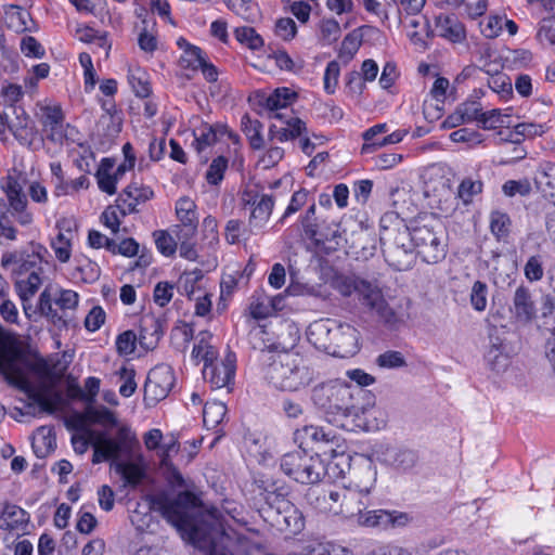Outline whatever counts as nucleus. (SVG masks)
<instances>
[{"label":"nucleus","instance_id":"nucleus-47","mask_svg":"<svg viewBox=\"0 0 555 555\" xmlns=\"http://www.w3.org/2000/svg\"><path fill=\"white\" fill-rule=\"evenodd\" d=\"M234 36L240 43L246 46L250 50H259L263 46L262 37L253 27H236Z\"/></svg>","mask_w":555,"mask_h":555},{"label":"nucleus","instance_id":"nucleus-64","mask_svg":"<svg viewBox=\"0 0 555 555\" xmlns=\"http://www.w3.org/2000/svg\"><path fill=\"white\" fill-rule=\"evenodd\" d=\"M537 39L540 43L555 46V18H543L537 31Z\"/></svg>","mask_w":555,"mask_h":555},{"label":"nucleus","instance_id":"nucleus-26","mask_svg":"<svg viewBox=\"0 0 555 555\" xmlns=\"http://www.w3.org/2000/svg\"><path fill=\"white\" fill-rule=\"evenodd\" d=\"M378 460L397 469L408 470L415 465L417 455L413 450L386 447L385 450L380 452Z\"/></svg>","mask_w":555,"mask_h":555},{"label":"nucleus","instance_id":"nucleus-14","mask_svg":"<svg viewBox=\"0 0 555 555\" xmlns=\"http://www.w3.org/2000/svg\"><path fill=\"white\" fill-rule=\"evenodd\" d=\"M245 207L250 208L248 218L249 234H259L268 223L275 204V199L269 194H259L253 190L243 194Z\"/></svg>","mask_w":555,"mask_h":555},{"label":"nucleus","instance_id":"nucleus-30","mask_svg":"<svg viewBox=\"0 0 555 555\" xmlns=\"http://www.w3.org/2000/svg\"><path fill=\"white\" fill-rule=\"evenodd\" d=\"M151 496H157V494L144 495L142 502L137 503V507L130 517L132 525L141 532L149 530L154 522L152 511L158 512V506L152 502Z\"/></svg>","mask_w":555,"mask_h":555},{"label":"nucleus","instance_id":"nucleus-38","mask_svg":"<svg viewBox=\"0 0 555 555\" xmlns=\"http://www.w3.org/2000/svg\"><path fill=\"white\" fill-rule=\"evenodd\" d=\"M242 131L247 137L251 149L260 150L263 147V138L261 135L262 124L257 119H251L245 114L241 119Z\"/></svg>","mask_w":555,"mask_h":555},{"label":"nucleus","instance_id":"nucleus-7","mask_svg":"<svg viewBox=\"0 0 555 555\" xmlns=\"http://www.w3.org/2000/svg\"><path fill=\"white\" fill-rule=\"evenodd\" d=\"M383 255L385 261L396 271H408L413 268L416 261V253L411 243L410 230L408 227L398 229L392 237L385 234L380 236Z\"/></svg>","mask_w":555,"mask_h":555},{"label":"nucleus","instance_id":"nucleus-19","mask_svg":"<svg viewBox=\"0 0 555 555\" xmlns=\"http://www.w3.org/2000/svg\"><path fill=\"white\" fill-rule=\"evenodd\" d=\"M255 485L270 508L275 509L281 501L288 500L291 488L283 480L260 476L255 479Z\"/></svg>","mask_w":555,"mask_h":555},{"label":"nucleus","instance_id":"nucleus-21","mask_svg":"<svg viewBox=\"0 0 555 555\" xmlns=\"http://www.w3.org/2000/svg\"><path fill=\"white\" fill-rule=\"evenodd\" d=\"M409 306L410 300L406 299L404 305L400 304L397 308H393L384 298L372 310L377 313L385 326L390 330H397L410 318Z\"/></svg>","mask_w":555,"mask_h":555},{"label":"nucleus","instance_id":"nucleus-58","mask_svg":"<svg viewBox=\"0 0 555 555\" xmlns=\"http://www.w3.org/2000/svg\"><path fill=\"white\" fill-rule=\"evenodd\" d=\"M253 234H249L248 228H243L242 222L231 219L225 225V240L229 244H236L241 238L247 241Z\"/></svg>","mask_w":555,"mask_h":555},{"label":"nucleus","instance_id":"nucleus-17","mask_svg":"<svg viewBox=\"0 0 555 555\" xmlns=\"http://www.w3.org/2000/svg\"><path fill=\"white\" fill-rule=\"evenodd\" d=\"M235 354L229 352L221 362L206 363L203 370L204 378L212 388L228 387L235 376Z\"/></svg>","mask_w":555,"mask_h":555},{"label":"nucleus","instance_id":"nucleus-2","mask_svg":"<svg viewBox=\"0 0 555 555\" xmlns=\"http://www.w3.org/2000/svg\"><path fill=\"white\" fill-rule=\"evenodd\" d=\"M263 362V376L278 390L299 391L317 378L314 369L296 353L264 354Z\"/></svg>","mask_w":555,"mask_h":555},{"label":"nucleus","instance_id":"nucleus-11","mask_svg":"<svg viewBox=\"0 0 555 555\" xmlns=\"http://www.w3.org/2000/svg\"><path fill=\"white\" fill-rule=\"evenodd\" d=\"M488 346L483 359L489 370L501 374L507 370L511 364L512 349L506 340V332L495 325L488 326Z\"/></svg>","mask_w":555,"mask_h":555},{"label":"nucleus","instance_id":"nucleus-33","mask_svg":"<svg viewBox=\"0 0 555 555\" xmlns=\"http://www.w3.org/2000/svg\"><path fill=\"white\" fill-rule=\"evenodd\" d=\"M297 98L296 92L289 88H276L271 94H269L263 102V106L271 112H274L273 118H282V114L278 113V109L285 108Z\"/></svg>","mask_w":555,"mask_h":555},{"label":"nucleus","instance_id":"nucleus-60","mask_svg":"<svg viewBox=\"0 0 555 555\" xmlns=\"http://www.w3.org/2000/svg\"><path fill=\"white\" fill-rule=\"evenodd\" d=\"M100 379L94 376H90L85 380V388L88 391L89 396H86L83 390L79 386H75L70 389V396L73 398H79L86 401H93L100 390Z\"/></svg>","mask_w":555,"mask_h":555},{"label":"nucleus","instance_id":"nucleus-59","mask_svg":"<svg viewBox=\"0 0 555 555\" xmlns=\"http://www.w3.org/2000/svg\"><path fill=\"white\" fill-rule=\"evenodd\" d=\"M376 364L383 369H399L405 366L406 361L400 351L388 350L376 358Z\"/></svg>","mask_w":555,"mask_h":555},{"label":"nucleus","instance_id":"nucleus-34","mask_svg":"<svg viewBox=\"0 0 555 555\" xmlns=\"http://www.w3.org/2000/svg\"><path fill=\"white\" fill-rule=\"evenodd\" d=\"M0 371L7 383L18 390L23 387L24 383L30 382L25 367L15 359H9L5 362L0 361Z\"/></svg>","mask_w":555,"mask_h":555},{"label":"nucleus","instance_id":"nucleus-49","mask_svg":"<svg viewBox=\"0 0 555 555\" xmlns=\"http://www.w3.org/2000/svg\"><path fill=\"white\" fill-rule=\"evenodd\" d=\"M227 7L236 15L247 22H255L258 18V10L251 4L250 0H223Z\"/></svg>","mask_w":555,"mask_h":555},{"label":"nucleus","instance_id":"nucleus-54","mask_svg":"<svg viewBox=\"0 0 555 555\" xmlns=\"http://www.w3.org/2000/svg\"><path fill=\"white\" fill-rule=\"evenodd\" d=\"M511 220L506 214L494 211L491 214L490 229L498 240H504L509 233Z\"/></svg>","mask_w":555,"mask_h":555},{"label":"nucleus","instance_id":"nucleus-8","mask_svg":"<svg viewBox=\"0 0 555 555\" xmlns=\"http://www.w3.org/2000/svg\"><path fill=\"white\" fill-rule=\"evenodd\" d=\"M151 500L158 506L162 516L179 530L190 526L188 511L201 505L199 498L188 490L179 492L173 499L160 493L157 496H151Z\"/></svg>","mask_w":555,"mask_h":555},{"label":"nucleus","instance_id":"nucleus-62","mask_svg":"<svg viewBox=\"0 0 555 555\" xmlns=\"http://www.w3.org/2000/svg\"><path fill=\"white\" fill-rule=\"evenodd\" d=\"M482 190L481 181H474L472 179H464L457 189V196L464 204H469L473 197L479 194Z\"/></svg>","mask_w":555,"mask_h":555},{"label":"nucleus","instance_id":"nucleus-24","mask_svg":"<svg viewBox=\"0 0 555 555\" xmlns=\"http://www.w3.org/2000/svg\"><path fill=\"white\" fill-rule=\"evenodd\" d=\"M41 124L48 131V140L54 143H61L66 134L63 128L64 114L60 106H46L42 108Z\"/></svg>","mask_w":555,"mask_h":555},{"label":"nucleus","instance_id":"nucleus-51","mask_svg":"<svg viewBox=\"0 0 555 555\" xmlns=\"http://www.w3.org/2000/svg\"><path fill=\"white\" fill-rule=\"evenodd\" d=\"M122 195H126L128 199L140 205L152 199L154 197V191L147 185L131 182L124 189Z\"/></svg>","mask_w":555,"mask_h":555},{"label":"nucleus","instance_id":"nucleus-45","mask_svg":"<svg viewBox=\"0 0 555 555\" xmlns=\"http://www.w3.org/2000/svg\"><path fill=\"white\" fill-rule=\"evenodd\" d=\"M489 88L502 99L508 100L513 94L512 79L504 73L496 72L488 79Z\"/></svg>","mask_w":555,"mask_h":555},{"label":"nucleus","instance_id":"nucleus-50","mask_svg":"<svg viewBox=\"0 0 555 555\" xmlns=\"http://www.w3.org/2000/svg\"><path fill=\"white\" fill-rule=\"evenodd\" d=\"M228 165L229 160L224 156L214 158L205 175L207 183L210 185H219L223 180Z\"/></svg>","mask_w":555,"mask_h":555},{"label":"nucleus","instance_id":"nucleus-48","mask_svg":"<svg viewBox=\"0 0 555 555\" xmlns=\"http://www.w3.org/2000/svg\"><path fill=\"white\" fill-rule=\"evenodd\" d=\"M194 146L198 153L203 152L206 147L214 145L217 140V128L209 125H203L194 131Z\"/></svg>","mask_w":555,"mask_h":555},{"label":"nucleus","instance_id":"nucleus-31","mask_svg":"<svg viewBox=\"0 0 555 555\" xmlns=\"http://www.w3.org/2000/svg\"><path fill=\"white\" fill-rule=\"evenodd\" d=\"M350 286L362 297L363 304L371 309L384 299L380 285L377 280L369 281L356 276L351 280Z\"/></svg>","mask_w":555,"mask_h":555},{"label":"nucleus","instance_id":"nucleus-35","mask_svg":"<svg viewBox=\"0 0 555 555\" xmlns=\"http://www.w3.org/2000/svg\"><path fill=\"white\" fill-rule=\"evenodd\" d=\"M546 129L547 127L545 125L520 122L516 125L513 130H509L507 135L502 138V140L509 143L519 144L527 138L542 135Z\"/></svg>","mask_w":555,"mask_h":555},{"label":"nucleus","instance_id":"nucleus-27","mask_svg":"<svg viewBox=\"0 0 555 555\" xmlns=\"http://www.w3.org/2000/svg\"><path fill=\"white\" fill-rule=\"evenodd\" d=\"M30 515L24 508L5 503L0 514V529L4 531L25 530Z\"/></svg>","mask_w":555,"mask_h":555},{"label":"nucleus","instance_id":"nucleus-29","mask_svg":"<svg viewBox=\"0 0 555 555\" xmlns=\"http://www.w3.org/2000/svg\"><path fill=\"white\" fill-rule=\"evenodd\" d=\"M23 391L27 398L31 401L27 404L28 408H34V405H38L42 412L53 414L56 411V403L60 399V396L56 395V400H53L47 395L48 387L42 385L40 389H38L31 382L24 383L23 387L20 389Z\"/></svg>","mask_w":555,"mask_h":555},{"label":"nucleus","instance_id":"nucleus-5","mask_svg":"<svg viewBox=\"0 0 555 555\" xmlns=\"http://www.w3.org/2000/svg\"><path fill=\"white\" fill-rule=\"evenodd\" d=\"M315 203L312 202L306 211L299 216L305 240L310 241L320 250L330 254L340 246V225L335 221L320 220L317 215Z\"/></svg>","mask_w":555,"mask_h":555},{"label":"nucleus","instance_id":"nucleus-56","mask_svg":"<svg viewBox=\"0 0 555 555\" xmlns=\"http://www.w3.org/2000/svg\"><path fill=\"white\" fill-rule=\"evenodd\" d=\"M488 285L482 281H476L470 291V305L474 310L481 312L487 308Z\"/></svg>","mask_w":555,"mask_h":555},{"label":"nucleus","instance_id":"nucleus-39","mask_svg":"<svg viewBox=\"0 0 555 555\" xmlns=\"http://www.w3.org/2000/svg\"><path fill=\"white\" fill-rule=\"evenodd\" d=\"M289 555H352V552L340 545L309 543Z\"/></svg>","mask_w":555,"mask_h":555},{"label":"nucleus","instance_id":"nucleus-57","mask_svg":"<svg viewBox=\"0 0 555 555\" xmlns=\"http://www.w3.org/2000/svg\"><path fill=\"white\" fill-rule=\"evenodd\" d=\"M51 247L59 261L67 262L72 255V240L65 233H59L51 242Z\"/></svg>","mask_w":555,"mask_h":555},{"label":"nucleus","instance_id":"nucleus-44","mask_svg":"<svg viewBox=\"0 0 555 555\" xmlns=\"http://www.w3.org/2000/svg\"><path fill=\"white\" fill-rule=\"evenodd\" d=\"M194 338V328L188 323L176 326L171 332V344L180 352H185Z\"/></svg>","mask_w":555,"mask_h":555},{"label":"nucleus","instance_id":"nucleus-4","mask_svg":"<svg viewBox=\"0 0 555 555\" xmlns=\"http://www.w3.org/2000/svg\"><path fill=\"white\" fill-rule=\"evenodd\" d=\"M415 253L428 264H436L447 256V241L442 223L435 219H422L409 228Z\"/></svg>","mask_w":555,"mask_h":555},{"label":"nucleus","instance_id":"nucleus-61","mask_svg":"<svg viewBox=\"0 0 555 555\" xmlns=\"http://www.w3.org/2000/svg\"><path fill=\"white\" fill-rule=\"evenodd\" d=\"M203 50L199 47H194L180 56L179 64L184 69L197 70L204 60Z\"/></svg>","mask_w":555,"mask_h":555},{"label":"nucleus","instance_id":"nucleus-13","mask_svg":"<svg viewBox=\"0 0 555 555\" xmlns=\"http://www.w3.org/2000/svg\"><path fill=\"white\" fill-rule=\"evenodd\" d=\"M175 374L169 365H157L153 367L144 384V403L146 406H154L164 400L175 385Z\"/></svg>","mask_w":555,"mask_h":555},{"label":"nucleus","instance_id":"nucleus-36","mask_svg":"<svg viewBox=\"0 0 555 555\" xmlns=\"http://www.w3.org/2000/svg\"><path fill=\"white\" fill-rule=\"evenodd\" d=\"M362 29L363 27L353 29L343 39L340 49L338 51V57L345 64H348L359 51L363 41Z\"/></svg>","mask_w":555,"mask_h":555},{"label":"nucleus","instance_id":"nucleus-63","mask_svg":"<svg viewBox=\"0 0 555 555\" xmlns=\"http://www.w3.org/2000/svg\"><path fill=\"white\" fill-rule=\"evenodd\" d=\"M118 373L120 378L124 380L119 387V393L125 398H129L137 389V383L134 380L135 371L132 367L124 365L120 367Z\"/></svg>","mask_w":555,"mask_h":555},{"label":"nucleus","instance_id":"nucleus-41","mask_svg":"<svg viewBox=\"0 0 555 555\" xmlns=\"http://www.w3.org/2000/svg\"><path fill=\"white\" fill-rule=\"evenodd\" d=\"M248 337L249 343L255 350H259L262 352L268 350L269 352H271L272 350H275L278 348L276 344L270 339L269 333L266 330V326L263 325H258L254 327L249 332Z\"/></svg>","mask_w":555,"mask_h":555},{"label":"nucleus","instance_id":"nucleus-55","mask_svg":"<svg viewBox=\"0 0 555 555\" xmlns=\"http://www.w3.org/2000/svg\"><path fill=\"white\" fill-rule=\"evenodd\" d=\"M153 236L155 238L156 247L162 255L166 257L175 255L178 244L176 238H173L167 231L156 230L153 233Z\"/></svg>","mask_w":555,"mask_h":555},{"label":"nucleus","instance_id":"nucleus-20","mask_svg":"<svg viewBox=\"0 0 555 555\" xmlns=\"http://www.w3.org/2000/svg\"><path fill=\"white\" fill-rule=\"evenodd\" d=\"M164 335V321L147 313L140 318L138 341L145 350H153Z\"/></svg>","mask_w":555,"mask_h":555},{"label":"nucleus","instance_id":"nucleus-10","mask_svg":"<svg viewBox=\"0 0 555 555\" xmlns=\"http://www.w3.org/2000/svg\"><path fill=\"white\" fill-rule=\"evenodd\" d=\"M365 474L370 478L369 482L364 483L363 486H359V489H345V493L341 495L343 502L339 505L318 504V507L322 511V513H333L335 515L343 514L348 517H359L360 514L363 513V511L366 509L369 505L367 496L375 482L376 473L371 466L366 467Z\"/></svg>","mask_w":555,"mask_h":555},{"label":"nucleus","instance_id":"nucleus-12","mask_svg":"<svg viewBox=\"0 0 555 555\" xmlns=\"http://www.w3.org/2000/svg\"><path fill=\"white\" fill-rule=\"evenodd\" d=\"M192 539L198 546L207 552V555H235L237 538L228 533L221 526L212 527L207 533H203L198 527L192 529Z\"/></svg>","mask_w":555,"mask_h":555},{"label":"nucleus","instance_id":"nucleus-46","mask_svg":"<svg viewBox=\"0 0 555 555\" xmlns=\"http://www.w3.org/2000/svg\"><path fill=\"white\" fill-rule=\"evenodd\" d=\"M86 414L92 423L102 425L104 427H115L118 424L114 412L104 405H101L100 408L89 406L86 410Z\"/></svg>","mask_w":555,"mask_h":555},{"label":"nucleus","instance_id":"nucleus-42","mask_svg":"<svg viewBox=\"0 0 555 555\" xmlns=\"http://www.w3.org/2000/svg\"><path fill=\"white\" fill-rule=\"evenodd\" d=\"M39 435L41 437L35 438L31 447L36 456L43 459L54 450L56 443L55 436L52 434L51 429H46L44 427L39 429Z\"/></svg>","mask_w":555,"mask_h":555},{"label":"nucleus","instance_id":"nucleus-22","mask_svg":"<svg viewBox=\"0 0 555 555\" xmlns=\"http://www.w3.org/2000/svg\"><path fill=\"white\" fill-rule=\"evenodd\" d=\"M336 325V320H319L310 324L307 336L309 341L320 350L331 354L333 348L332 333Z\"/></svg>","mask_w":555,"mask_h":555},{"label":"nucleus","instance_id":"nucleus-52","mask_svg":"<svg viewBox=\"0 0 555 555\" xmlns=\"http://www.w3.org/2000/svg\"><path fill=\"white\" fill-rule=\"evenodd\" d=\"M14 9L15 11L7 15V26L15 33L31 31L30 27L27 25V21L30 20V14L18 5H15Z\"/></svg>","mask_w":555,"mask_h":555},{"label":"nucleus","instance_id":"nucleus-9","mask_svg":"<svg viewBox=\"0 0 555 555\" xmlns=\"http://www.w3.org/2000/svg\"><path fill=\"white\" fill-rule=\"evenodd\" d=\"M42 261L39 250H34L31 254L22 256L18 261H14L13 273L28 275L26 280L18 279L15 282V288L22 301L29 300L39 289L42 283Z\"/></svg>","mask_w":555,"mask_h":555},{"label":"nucleus","instance_id":"nucleus-3","mask_svg":"<svg viewBox=\"0 0 555 555\" xmlns=\"http://www.w3.org/2000/svg\"><path fill=\"white\" fill-rule=\"evenodd\" d=\"M133 439L134 437L130 428L127 426L118 428L116 438H111L104 433L96 434L92 443V463L98 464L101 462L113 461L115 472L121 476L125 485L137 487L145 477L143 468L133 463L118 461L121 453L129 448V444Z\"/></svg>","mask_w":555,"mask_h":555},{"label":"nucleus","instance_id":"nucleus-40","mask_svg":"<svg viewBox=\"0 0 555 555\" xmlns=\"http://www.w3.org/2000/svg\"><path fill=\"white\" fill-rule=\"evenodd\" d=\"M227 405L221 401L207 402L203 409V422L208 429L217 427L227 414Z\"/></svg>","mask_w":555,"mask_h":555},{"label":"nucleus","instance_id":"nucleus-16","mask_svg":"<svg viewBox=\"0 0 555 555\" xmlns=\"http://www.w3.org/2000/svg\"><path fill=\"white\" fill-rule=\"evenodd\" d=\"M409 520L410 517L406 513L386 509H364L358 517V522L361 526L379 529L402 527L405 526Z\"/></svg>","mask_w":555,"mask_h":555},{"label":"nucleus","instance_id":"nucleus-28","mask_svg":"<svg viewBox=\"0 0 555 555\" xmlns=\"http://www.w3.org/2000/svg\"><path fill=\"white\" fill-rule=\"evenodd\" d=\"M275 511L278 524L283 522L289 533L297 534L305 528L302 513L289 500L281 501L280 506Z\"/></svg>","mask_w":555,"mask_h":555},{"label":"nucleus","instance_id":"nucleus-25","mask_svg":"<svg viewBox=\"0 0 555 555\" xmlns=\"http://www.w3.org/2000/svg\"><path fill=\"white\" fill-rule=\"evenodd\" d=\"M511 312L518 322L524 324L531 322L535 317L537 310L530 291L524 285L515 291Z\"/></svg>","mask_w":555,"mask_h":555},{"label":"nucleus","instance_id":"nucleus-1","mask_svg":"<svg viewBox=\"0 0 555 555\" xmlns=\"http://www.w3.org/2000/svg\"><path fill=\"white\" fill-rule=\"evenodd\" d=\"M311 400L326 413L344 416H359L365 413L366 405L374 404V397L367 390L341 379H332L312 388Z\"/></svg>","mask_w":555,"mask_h":555},{"label":"nucleus","instance_id":"nucleus-23","mask_svg":"<svg viewBox=\"0 0 555 555\" xmlns=\"http://www.w3.org/2000/svg\"><path fill=\"white\" fill-rule=\"evenodd\" d=\"M438 35L452 43L466 40V28L455 14H439L435 17Z\"/></svg>","mask_w":555,"mask_h":555},{"label":"nucleus","instance_id":"nucleus-37","mask_svg":"<svg viewBox=\"0 0 555 555\" xmlns=\"http://www.w3.org/2000/svg\"><path fill=\"white\" fill-rule=\"evenodd\" d=\"M38 310L41 315L48 318L55 326H67V314H60L55 309H53L52 296L48 288H46L39 296Z\"/></svg>","mask_w":555,"mask_h":555},{"label":"nucleus","instance_id":"nucleus-15","mask_svg":"<svg viewBox=\"0 0 555 555\" xmlns=\"http://www.w3.org/2000/svg\"><path fill=\"white\" fill-rule=\"evenodd\" d=\"M359 331L347 323L336 321V325L332 333L333 348L331 356L337 358H350L360 350Z\"/></svg>","mask_w":555,"mask_h":555},{"label":"nucleus","instance_id":"nucleus-43","mask_svg":"<svg viewBox=\"0 0 555 555\" xmlns=\"http://www.w3.org/2000/svg\"><path fill=\"white\" fill-rule=\"evenodd\" d=\"M176 215L181 224L198 223L196 204L188 196L180 197L176 202Z\"/></svg>","mask_w":555,"mask_h":555},{"label":"nucleus","instance_id":"nucleus-32","mask_svg":"<svg viewBox=\"0 0 555 555\" xmlns=\"http://www.w3.org/2000/svg\"><path fill=\"white\" fill-rule=\"evenodd\" d=\"M1 188L7 195L12 211H21L26 209L27 197L23 193L22 185L16 178L8 176Z\"/></svg>","mask_w":555,"mask_h":555},{"label":"nucleus","instance_id":"nucleus-53","mask_svg":"<svg viewBox=\"0 0 555 555\" xmlns=\"http://www.w3.org/2000/svg\"><path fill=\"white\" fill-rule=\"evenodd\" d=\"M308 197L309 192L306 189H300L294 192L284 214L279 219L278 223L283 224L289 216L299 211L305 205H307Z\"/></svg>","mask_w":555,"mask_h":555},{"label":"nucleus","instance_id":"nucleus-18","mask_svg":"<svg viewBox=\"0 0 555 555\" xmlns=\"http://www.w3.org/2000/svg\"><path fill=\"white\" fill-rule=\"evenodd\" d=\"M8 109L12 113L9 125L10 132L18 141L20 144L31 146L37 137V130L34 121L26 114L22 106L8 105Z\"/></svg>","mask_w":555,"mask_h":555},{"label":"nucleus","instance_id":"nucleus-6","mask_svg":"<svg viewBox=\"0 0 555 555\" xmlns=\"http://www.w3.org/2000/svg\"><path fill=\"white\" fill-rule=\"evenodd\" d=\"M280 467L285 475L302 485L317 483L324 475L322 460L301 448L284 454Z\"/></svg>","mask_w":555,"mask_h":555}]
</instances>
